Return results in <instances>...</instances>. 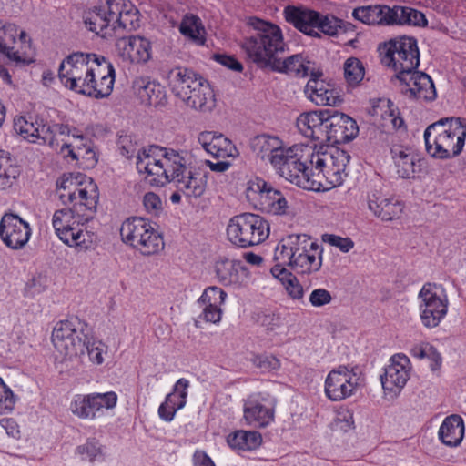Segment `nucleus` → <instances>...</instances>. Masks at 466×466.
<instances>
[{
  "mask_svg": "<svg viewBox=\"0 0 466 466\" xmlns=\"http://www.w3.org/2000/svg\"><path fill=\"white\" fill-rule=\"evenodd\" d=\"M390 157L397 175L404 179L414 178L421 171L422 159L410 147L393 145Z\"/></svg>",
  "mask_w": 466,
  "mask_h": 466,
  "instance_id": "nucleus-29",
  "label": "nucleus"
},
{
  "mask_svg": "<svg viewBox=\"0 0 466 466\" xmlns=\"http://www.w3.org/2000/svg\"><path fill=\"white\" fill-rule=\"evenodd\" d=\"M412 364L404 353L393 354L380 375L385 395L398 396L410 378Z\"/></svg>",
  "mask_w": 466,
  "mask_h": 466,
  "instance_id": "nucleus-18",
  "label": "nucleus"
},
{
  "mask_svg": "<svg viewBox=\"0 0 466 466\" xmlns=\"http://www.w3.org/2000/svg\"><path fill=\"white\" fill-rule=\"evenodd\" d=\"M390 25L422 26L427 24L425 15L409 6L391 7Z\"/></svg>",
  "mask_w": 466,
  "mask_h": 466,
  "instance_id": "nucleus-45",
  "label": "nucleus"
},
{
  "mask_svg": "<svg viewBox=\"0 0 466 466\" xmlns=\"http://www.w3.org/2000/svg\"><path fill=\"white\" fill-rule=\"evenodd\" d=\"M397 78L404 85L402 91L410 97L429 101L435 99V86L427 74L413 69L403 75H397Z\"/></svg>",
  "mask_w": 466,
  "mask_h": 466,
  "instance_id": "nucleus-27",
  "label": "nucleus"
},
{
  "mask_svg": "<svg viewBox=\"0 0 466 466\" xmlns=\"http://www.w3.org/2000/svg\"><path fill=\"white\" fill-rule=\"evenodd\" d=\"M324 240L330 246L336 247L341 252L347 253L354 248V241L349 237H340L334 234L325 235Z\"/></svg>",
  "mask_w": 466,
  "mask_h": 466,
  "instance_id": "nucleus-58",
  "label": "nucleus"
},
{
  "mask_svg": "<svg viewBox=\"0 0 466 466\" xmlns=\"http://www.w3.org/2000/svg\"><path fill=\"white\" fill-rule=\"evenodd\" d=\"M391 7L382 5L360 6L353 10L352 16L365 25H390Z\"/></svg>",
  "mask_w": 466,
  "mask_h": 466,
  "instance_id": "nucleus-39",
  "label": "nucleus"
},
{
  "mask_svg": "<svg viewBox=\"0 0 466 466\" xmlns=\"http://www.w3.org/2000/svg\"><path fill=\"white\" fill-rule=\"evenodd\" d=\"M143 204L146 210L152 215H157L162 209V201L160 198L153 192L145 194L143 198Z\"/></svg>",
  "mask_w": 466,
  "mask_h": 466,
  "instance_id": "nucleus-61",
  "label": "nucleus"
},
{
  "mask_svg": "<svg viewBox=\"0 0 466 466\" xmlns=\"http://www.w3.org/2000/svg\"><path fill=\"white\" fill-rule=\"evenodd\" d=\"M189 387V381L185 379H179L174 385V390L179 391L180 396L178 397L177 402H174V394H167L165 401L162 402L158 408V415L165 421H171L177 410L182 409L187 402V389Z\"/></svg>",
  "mask_w": 466,
  "mask_h": 466,
  "instance_id": "nucleus-38",
  "label": "nucleus"
},
{
  "mask_svg": "<svg viewBox=\"0 0 466 466\" xmlns=\"http://www.w3.org/2000/svg\"><path fill=\"white\" fill-rule=\"evenodd\" d=\"M137 169L144 174L152 186L163 187L174 182L189 199H197L204 194L201 178L191 171L187 173L186 160L177 151L158 146H149L136 156Z\"/></svg>",
  "mask_w": 466,
  "mask_h": 466,
  "instance_id": "nucleus-3",
  "label": "nucleus"
},
{
  "mask_svg": "<svg viewBox=\"0 0 466 466\" xmlns=\"http://www.w3.org/2000/svg\"><path fill=\"white\" fill-rule=\"evenodd\" d=\"M50 131V141L48 139L46 140V144H47L52 149L56 150L59 153V148L61 145L58 143L56 136L59 135H70L71 130L68 126L63 124H54L52 126L47 125Z\"/></svg>",
  "mask_w": 466,
  "mask_h": 466,
  "instance_id": "nucleus-57",
  "label": "nucleus"
},
{
  "mask_svg": "<svg viewBox=\"0 0 466 466\" xmlns=\"http://www.w3.org/2000/svg\"><path fill=\"white\" fill-rule=\"evenodd\" d=\"M365 69L361 61L356 57H350L344 63V77L351 86H358L364 78Z\"/></svg>",
  "mask_w": 466,
  "mask_h": 466,
  "instance_id": "nucleus-51",
  "label": "nucleus"
},
{
  "mask_svg": "<svg viewBox=\"0 0 466 466\" xmlns=\"http://www.w3.org/2000/svg\"><path fill=\"white\" fill-rule=\"evenodd\" d=\"M213 271L218 281L225 286L244 288L251 283V274L240 260L218 258L214 262Z\"/></svg>",
  "mask_w": 466,
  "mask_h": 466,
  "instance_id": "nucleus-23",
  "label": "nucleus"
},
{
  "mask_svg": "<svg viewBox=\"0 0 466 466\" xmlns=\"http://www.w3.org/2000/svg\"><path fill=\"white\" fill-rule=\"evenodd\" d=\"M227 293L218 287L206 289V321L218 323L221 319V305L224 303Z\"/></svg>",
  "mask_w": 466,
  "mask_h": 466,
  "instance_id": "nucleus-43",
  "label": "nucleus"
},
{
  "mask_svg": "<svg viewBox=\"0 0 466 466\" xmlns=\"http://www.w3.org/2000/svg\"><path fill=\"white\" fill-rule=\"evenodd\" d=\"M20 169L10 157V154L0 149V190L12 188L17 183Z\"/></svg>",
  "mask_w": 466,
  "mask_h": 466,
  "instance_id": "nucleus-44",
  "label": "nucleus"
},
{
  "mask_svg": "<svg viewBox=\"0 0 466 466\" xmlns=\"http://www.w3.org/2000/svg\"><path fill=\"white\" fill-rule=\"evenodd\" d=\"M272 274L279 278L288 293L295 300H300L304 297V289L299 279L284 268L275 266L271 269Z\"/></svg>",
  "mask_w": 466,
  "mask_h": 466,
  "instance_id": "nucleus-49",
  "label": "nucleus"
},
{
  "mask_svg": "<svg viewBox=\"0 0 466 466\" xmlns=\"http://www.w3.org/2000/svg\"><path fill=\"white\" fill-rule=\"evenodd\" d=\"M249 205L257 210L271 215H283L289 208L288 201L281 191L261 177L249 179L245 189Z\"/></svg>",
  "mask_w": 466,
  "mask_h": 466,
  "instance_id": "nucleus-11",
  "label": "nucleus"
},
{
  "mask_svg": "<svg viewBox=\"0 0 466 466\" xmlns=\"http://www.w3.org/2000/svg\"><path fill=\"white\" fill-rule=\"evenodd\" d=\"M169 86L173 93L194 109L204 106L203 79L188 68L177 67L168 75Z\"/></svg>",
  "mask_w": 466,
  "mask_h": 466,
  "instance_id": "nucleus-15",
  "label": "nucleus"
},
{
  "mask_svg": "<svg viewBox=\"0 0 466 466\" xmlns=\"http://www.w3.org/2000/svg\"><path fill=\"white\" fill-rule=\"evenodd\" d=\"M14 130L24 139L32 143L42 140V143L46 144V139L50 141V131L47 124L37 117L24 116L15 117L14 119Z\"/></svg>",
  "mask_w": 466,
  "mask_h": 466,
  "instance_id": "nucleus-33",
  "label": "nucleus"
},
{
  "mask_svg": "<svg viewBox=\"0 0 466 466\" xmlns=\"http://www.w3.org/2000/svg\"><path fill=\"white\" fill-rule=\"evenodd\" d=\"M118 397L115 391L76 394L73 397L69 409L81 420H94L103 416L105 410L114 409Z\"/></svg>",
  "mask_w": 466,
  "mask_h": 466,
  "instance_id": "nucleus-16",
  "label": "nucleus"
},
{
  "mask_svg": "<svg viewBox=\"0 0 466 466\" xmlns=\"http://www.w3.org/2000/svg\"><path fill=\"white\" fill-rule=\"evenodd\" d=\"M120 236L123 242L143 255H153L164 248L161 235L152 223L141 217L127 218L121 225Z\"/></svg>",
  "mask_w": 466,
  "mask_h": 466,
  "instance_id": "nucleus-8",
  "label": "nucleus"
},
{
  "mask_svg": "<svg viewBox=\"0 0 466 466\" xmlns=\"http://www.w3.org/2000/svg\"><path fill=\"white\" fill-rule=\"evenodd\" d=\"M115 46L124 62L144 64L152 56L151 42L141 35L118 36Z\"/></svg>",
  "mask_w": 466,
  "mask_h": 466,
  "instance_id": "nucleus-24",
  "label": "nucleus"
},
{
  "mask_svg": "<svg viewBox=\"0 0 466 466\" xmlns=\"http://www.w3.org/2000/svg\"><path fill=\"white\" fill-rule=\"evenodd\" d=\"M115 9L116 10V2L106 0L104 4L85 12L83 18L86 28L104 38L115 36Z\"/></svg>",
  "mask_w": 466,
  "mask_h": 466,
  "instance_id": "nucleus-22",
  "label": "nucleus"
},
{
  "mask_svg": "<svg viewBox=\"0 0 466 466\" xmlns=\"http://www.w3.org/2000/svg\"><path fill=\"white\" fill-rule=\"evenodd\" d=\"M179 32L187 39L197 45H204V27L200 17L193 14H187L179 25Z\"/></svg>",
  "mask_w": 466,
  "mask_h": 466,
  "instance_id": "nucleus-48",
  "label": "nucleus"
},
{
  "mask_svg": "<svg viewBox=\"0 0 466 466\" xmlns=\"http://www.w3.org/2000/svg\"><path fill=\"white\" fill-rule=\"evenodd\" d=\"M323 249L308 235H289L282 238L274 251L279 267L289 266L298 274H312L322 266Z\"/></svg>",
  "mask_w": 466,
  "mask_h": 466,
  "instance_id": "nucleus-6",
  "label": "nucleus"
},
{
  "mask_svg": "<svg viewBox=\"0 0 466 466\" xmlns=\"http://www.w3.org/2000/svg\"><path fill=\"white\" fill-rule=\"evenodd\" d=\"M381 61L397 75L416 69L420 64L417 41L413 37L400 36L385 43L381 50Z\"/></svg>",
  "mask_w": 466,
  "mask_h": 466,
  "instance_id": "nucleus-10",
  "label": "nucleus"
},
{
  "mask_svg": "<svg viewBox=\"0 0 466 466\" xmlns=\"http://www.w3.org/2000/svg\"><path fill=\"white\" fill-rule=\"evenodd\" d=\"M72 176L58 182L59 198L63 203H71V208L55 211L52 226L57 238L67 247L78 251L92 247L94 235L86 229V224L96 208L98 192L91 178L82 177L80 181Z\"/></svg>",
  "mask_w": 466,
  "mask_h": 466,
  "instance_id": "nucleus-1",
  "label": "nucleus"
},
{
  "mask_svg": "<svg viewBox=\"0 0 466 466\" xmlns=\"http://www.w3.org/2000/svg\"><path fill=\"white\" fill-rule=\"evenodd\" d=\"M426 359L431 361L430 368L432 371H435L441 368L442 361L441 356L433 346Z\"/></svg>",
  "mask_w": 466,
  "mask_h": 466,
  "instance_id": "nucleus-64",
  "label": "nucleus"
},
{
  "mask_svg": "<svg viewBox=\"0 0 466 466\" xmlns=\"http://www.w3.org/2000/svg\"><path fill=\"white\" fill-rule=\"evenodd\" d=\"M115 36L118 37L117 32L125 30L134 31L140 25L139 11L130 1L116 3V10L114 11Z\"/></svg>",
  "mask_w": 466,
  "mask_h": 466,
  "instance_id": "nucleus-34",
  "label": "nucleus"
},
{
  "mask_svg": "<svg viewBox=\"0 0 466 466\" xmlns=\"http://www.w3.org/2000/svg\"><path fill=\"white\" fill-rule=\"evenodd\" d=\"M246 24L251 31L243 38L240 47L247 58L259 68H269L299 77L311 76V71H316L301 55L284 59L279 57L285 51L286 44L278 25L257 16L248 17Z\"/></svg>",
  "mask_w": 466,
  "mask_h": 466,
  "instance_id": "nucleus-2",
  "label": "nucleus"
},
{
  "mask_svg": "<svg viewBox=\"0 0 466 466\" xmlns=\"http://www.w3.org/2000/svg\"><path fill=\"white\" fill-rule=\"evenodd\" d=\"M74 141L63 143L59 148V154L64 157H70L73 160H82L86 167H93L97 163L96 152L91 141L82 135L72 134Z\"/></svg>",
  "mask_w": 466,
  "mask_h": 466,
  "instance_id": "nucleus-32",
  "label": "nucleus"
},
{
  "mask_svg": "<svg viewBox=\"0 0 466 466\" xmlns=\"http://www.w3.org/2000/svg\"><path fill=\"white\" fill-rule=\"evenodd\" d=\"M75 454L82 461H102L105 459V447L99 440L91 437L76 448Z\"/></svg>",
  "mask_w": 466,
  "mask_h": 466,
  "instance_id": "nucleus-47",
  "label": "nucleus"
},
{
  "mask_svg": "<svg viewBox=\"0 0 466 466\" xmlns=\"http://www.w3.org/2000/svg\"><path fill=\"white\" fill-rule=\"evenodd\" d=\"M464 422L461 416H448L439 429V438L443 444L449 447L458 446L464 436Z\"/></svg>",
  "mask_w": 466,
  "mask_h": 466,
  "instance_id": "nucleus-40",
  "label": "nucleus"
},
{
  "mask_svg": "<svg viewBox=\"0 0 466 466\" xmlns=\"http://www.w3.org/2000/svg\"><path fill=\"white\" fill-rule=\"evenodd\" d=\"M333 299L331 293L323 288L315 289L309 297V301L312 307L321 308L329 305Z\"/></svg>",
  "mask_w": 466,
  "mask_h": 466,
  "instance_id": "nucleus-56",
  "label": "nucleus"
},
{
  "mask_svg": "<svg viewBox=\"0 0 466 466\" xmlns=\"http://www.w3.org/2000/svg\"><path fill=\"white\" fill-rule=\"evenodd\" d=\"M287 152L274 169L286 180L308 190L310 185L309 183L310 145L296 144L289 147Z\"/></svg>",
  "mask_w": 466,
  "mask_h": 466,
  "instance_id": "nucleus-13",
  "label": "nucleus"
},
{
  "mask_svg": "<svg viewBox=\"0 0 466 466\" xmlns=\"http://www.w3.org/2000/svg\"><path fill=\"white\" fill-rule=\"evenodd\" d=\"M324 140L330 144H343L355 138L359 133L357 122L346 114L328 111Z\"/></svg>",
  "mask_w": 466,
  "mask_h": 466,
  "instance_id": "nucleus-25",
  "label": "nucleus"
},
{
  "mask_svg": "<svg viewBox=\"0 0 466 466\" xmlns=\"http://www.w3.org/2000/svg\"><path fill=\"white\" fill-rule=\"evenodd\" d=\"M253 365L262 372L277 371L281 367L280 360L271 354H259L252 359Z\"/></svg>",
  "mask_w": 466,
  "mask_h": 466,
  "instance_id": "nucleus-55",
  "label": "nucleus"
},
{
  "mask_svg": "<svg viewBox=\"0 0 466 466\" xmlns=\"http://www.w3.org/2000/svg\"><path fill=\"white\" fill-rule=\"evenodd\" d=\"M52 342L56 350L65 358H73L83 354L85 343L83 333L76 328L72 320L57 322L52 332Z\"/></svg>",
  "mask_w": 466,
  "mask_h": 466,
  "instance_id": "nucleus-19",
  "label": "nucleus"
},
{
  "mask_svg": "<svg viewBox=\"0 0 466 466\" xmlns=\"http://www.w3.org/2000/svg\"><path fill=\"white\" fill-rule=\"evenodd\" d=\"M189 387V381L185 379H179L174 385V390L179 391L180 396L178 397L177 402H174V394H167L165 401L162 402L158 408V415L165 421H171L177 410L182 409L187 402V389Z\"/></svg>",
  "mask_w": 466,
  "mask_h": 466,
  "instance_id": "nucleus-37",
  "label": "nucleus"
},
{
  "mask_svg": "<svg viewBox=\"0 0 466 466\" xmlns=\"http://www.w3.org/2000/svg\"><path fill=\"white\" fill-rule=\"evenodd\" d=\"M189 387V381L185 379H179L174 385V390L179 391L180 396L178 397L177 402H174V394H167L165 401L162 402L158 408V415L165 421H171L177 410L182 409L187 402V389Z\"/></svg>",
  "mask_w": 466,
  "mask_h": 466,
  "instance_id": "nucleus-36",
  "label": "nucleus"
},
{
  "mask_svg": "<svg viewBox=\"0 0 466 466\" xmlns=\"http://www.w3.org/2000/svg\"><path fill=\"white\" fill-rule=\"evenodd\" d=\"M58 76L70 90L102 98L108 96L113 90L115 68L103 56L77 52L61 63Z\"/></svg>",
  "mask_w": 466,
  "mask_h": 466,
  "instance_id": "nucleus-4",
  "label": "nucleus"
},
{
  "mask_svg": "<svg viewBox=\"0 0 466 466\" xmlns=\"http://www.w3.org/2000/svg\"><path fill=\"white\" fill-rule=\"evenodd\" d=\"M84 343L90 361L96 365L102 364L107 355V345L94 338L84 340Z\"/></svg>",
  "mask_w": 466,
  "mask_h": 466,
  "instance_id": "nucleus-53",
  "label": "nucleus"
},
{
  "mask_svg": "<svg viewBox=\"0 0 466 466\" xmlns=\"http://www.w3.org/2000/svg\"><path fill=\"white\" fill-rule=\"evenodd\" d=\"M466 122L461 118H442L424 131L427 152L434 158L449 159L459 156L465 145Z\"/></svg>",
  "mask_w": 466,
  "mask_h": 466,
  "instance_id": "nucleus-7",
  "label": "nucleus"
},
{
  "mask_svg": "<svg viewBox=\"0 0 466 466\" xmlns=\"http://www.w3.org/2000/svg\"><path fill=\"white\" fill-rule=\"evenodd\" d=\"M418 298L422 325L427 329L438 327L446 317L450 304L443 285L427 282L420 289Z\"/></svg>",
  "mask_w": 466,
  "mask_h": 466,
  "instance_id": "nucleus-12",
  "label": "nucleus"
},
{
  "mask_svg": "<svg viewBox=\"0 0 466 466\" xmlns=\"http://www.w3.org/2000/svg\"><path fill=\"white\" fill-rule=\"evenodd\" d=\"M283 16L287 23L292 25L299 32L311 37L317 35L318 11L304 5H288L283 10Z\"/></svg>",
  "mask_w": 466,
  "mask_h": 466,
  "instance_id": "nucleus-30",
  "label": "nucleus"
},
{
  "mask_svg": "<svg viewBox=\"0 0 466 466\" xmlns=\"http://www.w3.org/2000/svg\"><path fill=\"white\" fill-rule=\"evenodd\" d=\"M329 110H314L301 113L296 120L300 134L313 140L324 141Z\"/></svg>",
  "mask_w": 466,
  "mask_h": 466,
  "instance_id": "nucleus-31",
  "label": "nucleus"
},
{
  "mask_svg": "<svg viewBox=\"0 0 466 466\" xmlns=\"http://www.w3.org/2000/svg\"><path fill=\"white\" fill-rule=\"evenodd\" d=\"M16 400L13 390L0 378V415L12 412Z\"/></svg>",
  "mask_w": 466,
  "mask_h": 466,
  "instance_id": "nucleus-54",
  "label": "nucleus"
},
{
  "mask_svg": "<svg viewBox=\"0 0 466 466\" xmlns=\"http://www.w3.org/2000/svg\"><path fill=\"white\" fill-rule=\"evenodd\" d=\"M137 95L142 102L155 106L164 103L166 94L159 84L141 79L137 82Z\"/></svg>",
  "mask_w": 466,
  "mask_h": 466,
  "instance_id": "nucleus-46",
  "label": "nucleus"
},
{
  "mask_svg": "<svg viewBox=\"0 0 466 466\" xmlns=\"http://www.w3.org/2000/svg\"><path fill=\"white\" fill-rule=\"evenodd\" d=\"M31 236L29 223L17 215L6 213L0 220V238L12 249H20L25 246Z\"/></svg>",
  "mask_w": 466,
  "mask_h": 466,
  "instance_id": "nucleus-26",
  "label": "nucleus"
},
{
  "mask_svg": "<svg viewBox=\"0 0 466 466\" xmlns=\"http://www.w3.org/2000/svg\"><path fill=\"white\" fill-rule=\"evenodd\" d=\"M366 202L372 216L382 222L400 219L405 209L402 200L394 196L386 195L378 189H371L367 193Z\"/></svg>",
  "mask_w": 466,
  "mask_h": 466,
  "instance_id": "nucleus-20",
  "label": "nucleus"
},
{
  "mask_svg": "<svg viewBox=\"0 0 466 466\" xmlns=\"http://www.w3.org/2000/svg\"><path fill=\"white\" fill-rule=\"evenodd\" d=\"M345 23L332 15H322L319 12V18L316 25L317 35L314 37L320 38L321 34L329 36L338 35Z\"/></svg>",
  "mask_w": 466,
  "mask_h": 466,
  "instance_id": "nucleus-50",
  "label": "nucleus"
},
{
  "mask_svg": "<svg viewBox=\"0 0 466 466\" xmlns=\"http://www.w3.org/2000/svg\"><path fill=\"white\" fill-rule=\"evenodd\" d=\"M276 400L261 393L250 397L244 405L243 418L247 425L266 428L275 420Z\"/></svg>",
  "mask_w": 466,
  "mask_h": 466,
  "instance_id": "nucleus-21",
  "label": "nucleus"
},
{
  "mask_svg": "<svg viewBox=\"0 0 466 466\" xmlns=\"http://www.w3.org/2000/svg\"><path fill=\"white\" fill-rule=\"evenodd\" d=\"M359 385L360 377L355 369L340 365L328 373L324 392L331 401H341L354 395Z\"/></svg>",
  "mask_w": 466,
  "mask_h": 466,
  "instance_id": "nucleus-17",
  "label": "nucleus"
},
{
  "mask_svg": "<svg viewBox=\"0 0 466 466\" xmlns=\"http://www.w3.org/2000/svg\"><path fill=\"white\" fill-rule=\"evenodd\" d=\"M213 58L215 61L234 71L241 72L243 70L241 63L233 56L217 54L213 56Z\"/></svg>",
  "mask_w": 466,
  "mask_h": 466,
  "instance_id": "nucleus-62",
  "label": "nucleus"
},
{
  "mask_svg": "<svg viewBox=\"0 0 466 466\" xmlns=\"http://www.w3.org/2000/svg\"><path fill=\"white\" fill-rule=\"evenodd\" d=\"M276 143H279V138L278 137L265 134L258 135L251 139L250 148L258 158L265 161V157L268 156L270 148Z\"/></svg>",
  "mask_w": 466,
  "mask_h": 466,
  "instance_id": "nucleus-52",
  "label": "nucleus"
},
{
  "mask_svg": "<svg viewBox=\"0 0 466 466\" xmlns=\"http://www.w3.org/2000/svg\"><path fill=\"white\" fill-rule=\"evenodd\" d=\"M269 231L267 220L253 213L234 216L227 227L228 240L239 248H249L264 242Z\"/></svg>",
  "mask_w": 466,
  "mask_h": 466,
  "instance_id": "nucleus-9",
  "label": "nucleus"
},
{
  "mask_svg": "<svg viewBox=\"0 0 466 466\" xmlns=\"http://www.w3.org/2000/svg\"><path fill=\"white\" fill-rule=\"evenodd\" d=\"M431 348L432 345L431 343L420 341L412 345V347L410 349V353L413 358L423 360L426 359V357L429 355Z\"/></svg>",
  "mask_w": 466,
  "mask_h": 466,
  "instance_id": "nucleus-63",
  "label": "nucleus"
},
{
  "mask_svg": "<svg viewBox=\"0 0 466 466\" xmlns=\"http://www.w3.org/2000/svg\"><path fill=\"white\" fill-rule=\"evenodd\" d=\"M350 156L329 145H310L308 190L325 191L340 186L347 176Z\"/></svg>",
  "mask_w": 466,
  "mask_h": 466,
  "instance_id": "nucleus-5",
  "label": "nucleus"
},
{
  "mask_svg": "<svg viewBox=\"0 0 466 466\" xmlns=\"http://www.w3.org/2000/svg\"><path fill=\"white\" fill-rule=\"evenodd\" d=\"M229 447L238 451H251L262 444V435L256 431L238 430L227 437Z\"/></svg>",
  "mask_w": 466,
  "mask_h": 466,
  "instance_id": "nucleus-41",
  "label": "nucleus"
},
{
  "mask_svg": "<svg viewBox=\"0 0 466 466\" xmlns=\"http://www.w3.org/2000/svg\"><path fill=\"white\" fill-rule=\"evenodd\" d=\"M206 153L215 158L225 159L235 157L237 148L224 135L206 132Z\"/></svg>",
  "mask_w": 466,
  "mask_h": 466,
  "instance_id": "nucleus-42",
  "label": "nucleus"
},
{
  "mask_svg": "<svg viewBox=\"0 0 466 466\" xmlns=\"http://www.w3.org/2000/svg\"><path fill=\"white\" fill-rule=\"evenodd\" d=\"M288 147H286L284 142L279 139V143H276L268 153V156L265 157V162L269 163L273 168L277 165H279V161L284 157L285 153H288Z\"/></svg>",
  "mask_w": 466,
  "mask_h": 466,
  "instance_id": "nucleus-60",
  "label": "nucleus"
},
{
  "mask_svg": "<svg viewBox=\"0 0 466 466\" xmlns=\"http://www.w3.org/2000/svg\"><path fill=\"white\" fill-rule=\"evenodd\" d=\"M335 423L337 427H339L340 430L344 431L351 430L354 426L352 411L348 408H339L337 410Z\"/></svg>",
  "mask_w": 466,
  "mask_h": 466,
  "instance_id": "nucleus-59",
  "label": "nucleus"
},
{
  "mask_svg": "<svg viewBox=\"0 0 466 466\" xmlns=\"http://www.w3.org/2000/svg\"><path fill=\"white\" fill-rule=\"evenodd\" d=\"M371 114L379 117V124L387 131L397 130L404 126L398 109L389 99H379L372 106Z\"/></svg>",
  "mask_w": 466,
  "mask_h": 466,
  "instance_id": "nucleus-35",
  "label": "nucleus"
},
{
  "mask_svg": "<svg viewBox=\"0 0 466 466\" xmlns=\"http://www.w3.org/2000/svg\"><path fill=\"white\" fill-rule=\"evenodd\" d=\"M30 39L24 30L15 24L0 21V55L16 66H25L33 62L28 55Z\"/></svg>",
  "mask_w": 466,
  "mask_h": 466,
  "instance_id": "nucleus-14",
  "label": "nucleus"
},
{
  "mask_svg": "<svg viewBox=\"0 0 466 466\" xmlns=\"http://www.w3.org/2000/svg\"><path fill=\"white\" fill-rule=\"evenodd\" d=\"M320 70L311 71L310 78L305 86L307 97L317 106H336L341 102L338 91L330 83L321 79Z\"/></svg>",
  "mask_w": 466,
  "mask_h": 466,
  "instance_id": "nucleus-28",
  "label": "nucleus"
}]
</instances>
